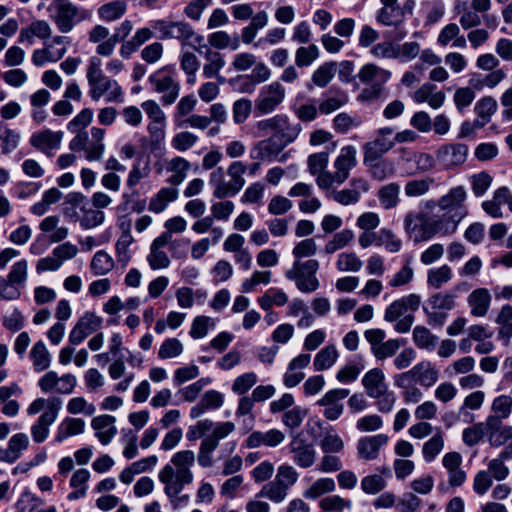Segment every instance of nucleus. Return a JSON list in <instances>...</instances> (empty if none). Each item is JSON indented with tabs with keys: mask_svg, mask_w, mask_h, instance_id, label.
Returning a JSON list of instances; mask_svg holds the SVG:
<instances>
[{
	"mask_svg": "<svg viewBox=\"0 0 512 512\" xmlns=\"http://www.w3.org/2000/svg\"><path fill=\"white\" fill-rule=\"evenodd\" d=\"M467 192L464 186L451 188L437 202L428 201L427 208L436 205L443 213L428 215L425 212H408L404 218L405 232L414 237L415 242L428 241L435 235L449 236L454 234L460 222L468 215L466 205Z\"/></svg>",
	"mask_w": 512,
	"mask_h": 512,
	"instance_id": "obj_1",
	"label": "nucleus"
},
{
	"mask_svg": "<svg viewBox=\"0 0 512 512\" xmlns=\"http://www.w3.org/2000/svg\"><path fill=\"white\" fill-rule=\"evenodd\" d=\"M195 459V453L192 450L178 451L158 473V479L164 485V494L174 510L186 506L190 501V496L181 495V492L194 480L191 468L194 466Z\"/></svg>",
	"mask_w": 512,
	"mask_h": 512,
	"instance_id": "obj_2",
	"label": "nucleus"
},
{
	"mask_svg": "<svg viewBox=\"0 0 512 512\" xmlns=\"http://www.w3.org/2000/svg\"><path fill=\"white\" fill-rule=\"evenodd\" d=\"M86 78L89 86L88 95L93 101L103 99L106 103H122L124 90L119 82L105 75L102 61L97 56L88 60Z\"/></svg>",
	"mask_w": 512,
	"mask_h": 512,
	"instance_id": "obj_3",
	"label": "nucleus"
},
{
	"mask_svg": "<svg viewBox=\"0 0 512 512\" xmlns=\"http://www.w3.org/2000/svg\"><path fill=\"white\" fill-rule=\"evenodd\" d=\"M63 213L71 221L79 222L85 229L101 225L105 214L94 209L88 198L80 192H70L63 202Z\"/></svg>",
	"mask_w": 512,
	"mask_h": 512,
	"instance_id": "obj_4",
	"label": "nucleus"
},
{
	"mask_svg": "<svg viewBox=\"0 0 512 512\" xmlns=\"http://www.w3.org/2000/svg\"><path fill=\"white\" fill-rule=\"evenodd\" d=\"M151 27L159 33V38L162 40L174 39L181 43L182 49L186 46L195 48L198 52L201 51L197 48L204 38L199 35L192 25L186 21H172L168 19H157L150 21Z\"/></svg>",
	"mask_w": 512,
	"mask_h": 512,
	"instance_id": "obj_5",
	"label": "nucleus"
},
{
	"mask_svg": "<svg viewBox=\"0 0 512 512\" xmlns=\"http://www.w3.org/2000/svg\"><path fill=\"white\" fill-rule=\"evenodd\" d=\"M461 290H466V284H458L452 290L437 292L428 298L423 310L430 326L441 328L445 324L448 312L456 306L457 292Z\"/></svg>",
	"mask_w": 512,
	"mask_h": 512,
	"instance_id": "obj_6",
	"label": "nucleus"
},
{
	"mask_svg": "<svg viewBox=\"0 0 512 512\" xmlns=\"http://www.w3.org/2000/svg\"><path fill=\"white\" fill-rule=\"evenodd\" d=\"M105 130L99 127H92L90 132L79 133L69 142V149L73 152H83L89 162H99L105 153Z\"/></svg>",
	"mask_w": 512,
	"mask_h": 512,
	"instance_id": "obj_7",
	"label": "nucleus"
},
{
	"mask_svg": "<svg viewBox=\"0 0 512 512\" xmlns=\"http://www.w3.org/2000/svg\"><path fill=\"white\" fill-rule=\"evenodd\" d=\"M357 150L353 145H347L341 148L340 153L333 163L335 171L331 174H325L319 179L320 189L327 190L334 184L344 183L350 176V171L356 167Z\"/></svg>",
	"mask_w": 512,
	"mask_h": 512,
	"instance_id": "obj_8",
	"label": "nucleus"
},
{
	"mask_svg": "<svg viewBox=\"0 0 512 512\" xmlns=\"http://www.w3.org/2000/svg\"><path fill=\"white\" fill-rule=\"evenodd\" d=\"M91 17V10L80 7L70 0H63L56 4L52 20L59 32L67 34L80 23L90 20Z\"/></svg>",
	"mask_w": 512,
	"mask_h": 512,
	"instance_id": "obj_9",
	"label": "nucleus"
},
{
	"mask_svg": "<svg viewBox=\"0 0 512 512\" xmlns=\"http://www.w3.org/2000/svg\"><path fill=\"white\" fill-rule=\"evenodd\" d=\"M319 267L320 264L316 259L295 260L292 267L285 272V277L294 281L301 292L311 293L316 291L320 285L316 277Z\"/></svg>",
	"mask_w": 512,
	"mask_h": 512,
	"instance_id": "obj_10",
	"label": "nucleus"
},
{
	"mask_svg": "<svg viewBox=\"0 0 512 512\" xmlns=\"http://www.w3.org/2000/svg\"><path fill=\"white\" fill-rule=\"evenodd\" d=\"M148 81L156 93L162 94L160 100L165 106L173 104L180 94V83L170 67L158 69L149 76Z\"/></svg>",
	"mask_w": 512,
	"mask_h": 512,
	"instance_id": "obj_11",
	"label": "nucleus"
},
{
	"mask_svg": "<svg viewBox=\"0 0 512 512\" xmlns=\"http://www.w3.org/2000/svg\"><path fill=\"white\" fill-rule=\"evenodd\" d=\"M285 96L286 89L279 81L263 86L255 99V115L259 117L273 113L283 103Z\"/></svg>",
	"mask_w": 512,
	"mask_h": 512,
	"instance_id": "obj_12",
	"label": "nucleus"
},
{
	"mask_svg": "<svg viewBox=\"0 0 512 512\" xmlns=\"http://www.w3.org/2000/svg\"><path fill=\"white\" fill-rule=\"evenodd\" d=\"M393 133L394 130L390 127L379 129L375 139L363 145V162L379 160L385 153L391 150L395 145V140L392 137Z\"/></svg>",
	"mask_w": 512,
	"mask_h": 512,
	"instance_id": "obj_13",
	"label": "nucleus"
},
{
	"mask_svg": "<svg viewBox=\"0 0 512 512\" xmlns=\"http://www.w3.org/2000/svg\"><path fill=\"white\" fill-rule=\"evenodd\" d=\"M292 461L300 468L311 467L316 460V450L313 443L308 442L302 433L295 434L289 445Z\"/></svg>",
	"mask_w": 512,
	"mask_h": 512,
	"instance_id": "obj_14",
	"label": "nucleus"
},
{
	"mask_svg": "<svg viewBox=\"0 0 512 512\" xmlns=\"http://www.w3.org/2000/svg\"><path fill=\"white\" fill-rule=\"evenodd\" d=\"M102 318L93 312H85L69 333V342L79 345L89 335L96 332L102 325Z\"/></svg>",
	"mask_w": 512,
	"mask_h": 512,
	"instance_id": "obj_15",
	"label": "nucleus"
},
{
	"mask_svg": "<svg viewBox=\"0 0 512 512\" xmlns=\"http://www.w3.org/2000/svg\"><path fill=\"white\" fill-rule=\"evenodd\" d=\"M349 395V390L336 388L327 391L318 401L319 406L325 407L323 415L330 421L337 420L343 413L344 405L341 400Z\"/></svg>",
	"mask_w": 512,
	"mask_h": 512,
	"instance_id": "obj_16",
	"label": "nucleus"
},
{
	"mask_svg": "<svg viewBox=\"0 0 512 512\" xmlns=\"http://www.w3.org/2000/svg\"><path fill=\"white\" fill-rule=\"evenodd\" d=\"M63 135L64 133L62 131L44 129L34 132L29 142L35 149L41 151L48 157H52L53 151L60 148Z\"/></svg>",
	"mask_w": 512,
	"mask_h": 512,
	"instance_id": "obj_17",
	"label": "nucleus"
},
{
	"mask_svg": "<svg viewBox=\"0 0 512 512\" xmlns=\"http://www.w3.org/2000/svg\"><path fill=\"white\" fill-rule=\"evenodd\" d=\"M389 437L386 434L365 436L357 442V453L360 459L371 461L378 458L380 450L388 443Z\"/></svg>",
	"mask_w": 512,
	"mask_h": 512,
	"instance_id": "obj_18",
	"label": "nucleus"
},
{
	"mask_svg": "<svg viewBox=\"0 0 512 512\" xmlns=\"http://www.w3.org/2000/svg\"><path fill=\"white\" fill-rule=\"evenodd\" d=\"M169 240L170 234L163 233L151 243L150 252L147 255V262L152 270H161L169 267L170 259L164 251V247Z\"/></svg>",
	"mask_w": 512,
	"mask_h": 512,
	"instance_id": "obj_19",
	"label": "nucleus"
},
{
	"mask_svg": "<svg viewBox=\"0 0 512 512\" xmlns=\"http://www.w3.org/2000/svg\"><path fill=\"white\" fill-rule=\"evenodd\" d=\"M403 373L425 388L432 387L439 378L438 369L429 361H421Z\"/></svg>",
	"mask_w": 512,
	"mask_h": 512,
	"instance_id": "obj_20",
	"label": "nucleus"
},
{
	"mask_svg": "<svg viewBox=\"0 0 512 512\" xmlns=\"http://www.w3.org/2000/svg\"><path fill=\"white\" fill-rule=\"evenodd\" d=\"M468 147L465 144H448L440 147L437 151V158L447 169L459 166L466 160Z\"/></svg>",
	"mask_w": 512,
	"mask_h": 512,
	"instance_id": "obj_21",
	"label": "nucleus"
},
{
	"mask_svg": "<svg viewBox=\"0 0 512 512\" xmlns=\"http://www.w3.org/2000/svg\"><path fill=\"white\" fill-rule=\"evenodd\" d=\"M301 130L300 124L292 123L286 115L280 114L275 131L271 137L285 148L296 140Z\"/></svg>",
	"mask_w": 512,
	"mask_h": 512,
	"instance_id": "obj_22",
	"label": "nucleus"
},
{
	"mask_svg": "<svg viewBox=\"0 0 512 512\" xmlns=\"http://www.w3.org/2000/svg\"><path fill=\"white\" fill-rule=\"evenodd\" d=\"M30 440L27 434L20 432L10 437L7 447L0 451V460L9 464L16 462L28 449Z\"/></svg>",
	"mask_w": 512,
	"mask_h": 512,
	"instance_id": "obj_23",
	"label": "nucleus"
},
{
	"mask_svg": "<svg viewBox=\"0 0 512 512\" xmlns=\"http://www.w3.org/2000/svg\"><path fill=\"white\" fill-rule=\"evenodd\" d=\"M205 63L203 65L202 74L205 78H215L219 84L225 82V78L220 75V71L224 68L226 62L224 56L211 48H206L203 52Z\"/></svg>",
	"mask_w": 512,
	"mask_h": 512,
	"instance_id": "obj_24",
	"label": "nucleus"
},
{
	"mask_svg": "<svg viewBox=\"0 0 512 512\" xmlns=\"http://www.w3.org/2000/svg\"><path fill=\"white\" fill-rule=\"evenodd\" d=\"M285 440V434L278 429H270L268 431H254L246 439L248 448H258L262 445L266 447H277Z\"/></svg>",
	"mask_w": 512,
	"mask_h": 512,
	"instance_id": "obj_25",
	"label": "nucleus"
},
{
	"mask_svg": "<svg viewBox=\"0 0 512 512\" xmlns=\"http://www.w3.org/2000/svg\"><path fill=\"white\" fill-rule=\"evenodd\" d=\"M223 403L224 396L221 392L213 389L208 390L202 395L200 401L191 407L189 415L192 419L200 418L209 410L219 409Z\"/></svg>",
	"mask_w": 512,
	"mask_h": 512,
	"instance_id": "obj_26",
	"label": "nucleus"
},
{
	"mask_svg": "<svg viewBox=\"0 0 512 512\" xmlns=\"http://www.w3.org/2000/svg\"><path fill=\"white\" fill-rule=\"evenodd\" d=\"M487 424L488 442L492 447H500L512 439V426L502 425L496 416H488Z\"/></svg>",
	"mask_w": 512,
	"mask_h": 512,
	"instance_id": "obj_27",
	"label": "nucleus"
},
{
	"mask_svg": "<svg viewBox=\"0 0 512 512\" xmlns=\"http://www.w3.org/2000/svg\"><path fill=\"white\" fill-rule=\"evenodd\" d=\"M492 296L487 288H477L467 297L471 315L484 317L490 309Z\"/></svg>",
	"mask_w": 512,
	"mask_h": 512,
	"instance_id": "obj_28",
	"label": "nucleus"
},
{
	"mask_svg": "<svg viewBox=\"0 0 512 512\" xmlns=\"http://www.w3.org/2000/svg\"><path fill=\"white\" fill-rule=\"evenodd\" d=\"M361 382L370 398L380 397L387 390L385 375L380 368H373L366 372Z\"/></svg>",
	"mask_w": 512,
	"mask_h": 512,
	"instance_id": "obj_29",
	"label": "nucleus"
},
{
	"mask_svg": "<svg viewBox=\"0 0 512 512\" xmlns=\"http://www.w3.org/2000/svg\"><path fill=\"white\" fill-rule=\"evenodd\" d=\"M115 417L111 415H100L92 419L91 426L96 432V437L103 445H107L117 433L114 425Z\"/></svg>",
	"mask_w": 512,
	"mask_h": 512,
	"instance_id": "obj_30",
	"label": "nucleus"
},
{
	"mask_svg": "<svg viewBox=\"0 0 512 512\" xmlns=\"http://www.w3.org/2000/svg\"><path fill=\"white\" fill-rule=\"evenodd\" d=\"M56 411L42 413L30 428L32 439L35 443H43L49 436L50 427L57 420Z\"/></svg>",
	"mask_w": 512,
	"mask_h": 512,
	"instance_id": "obj_31",
	"label": "nucleus"
},
{
	"mask_svg": "<svg viewBox=\"0 0 512 512\" xmlns=\"http://www.w3.org/2000/svg\"><path fill=\"white\" fill-rule=\"evenodd\" d=\"M153 31L149 27H142L135 31L131 39L121 44L119 53L124 59L136 52L144 43L153 38Z\"/></svg>",
	"mask_w": 512,
	"mask_h": 512,
	"instance_id": "obj_32",
	"label": "nucleus"
},
{
	"mask_svg": "<svg viewBox=\"0 0 512 512\" xmlns=\"http://www.w3.org/2000/svg\"><path fill=\"white\" fill-rule=\"evenodd\" d=\"M284 149L275 139L272 137L259 141L251 149V158L259 161H272L277 158L279 153Z\"/></svg>",
	"mask_w": 512,
	"mask_h": 512,
	"instance_id": "obj_33",
	"label": "nucleus"
},
{
	"mask_svg": "<svg viewBox=\"0 0 512 512\" xmlns=\"http://www.w3.org/2000/svg\"><path fill=\"white\" fill-rule=\"evenodd\" d=\"M29 359L32 363L33 370L36 373L46 371L52 362V356L46 344L42 340L33 344L29 352Z\"/></svg>",
	"mask_w": 512,
	"mask_h": 512,
	"instance_id": "obj_34",
	"label": "nucleus"
},
{
	"mask_svg": "<svg viewBox=\"0 0 512 512\" xmlns=\"http://www.w3.org/2000/svg\"><path fill=\"white\" fill-rule=\"evenodd\" d=\"M405 376L404 373L394 375V385L402 389V397L406 403H418L423 398V393L416 386L417 383Z\"/></svg>",
	"mask_w": 512,
	"mask_h": 512,
	"instance_id": "obj_35",
	"label": "nucleus"
},
{
	"mask_svg": "<svg viewBox=\"0 0 512 512\" xmlns=\"http://www.w3.org/2000/svg\"><path fill=\"white\" fill-rule=\"evenodd\" d=\"M209 185L213 188V196L218 199L235 196L231 184L226 180L222 167L216 168L210 173Z\"/></svg>",
	"mask_w": 512,
	"mask_h": 512,
	"instance_id": "obj_36",
	"label": "nucleus"
},
{
	"mask_svg": "<svg viewBox=\"0 0 512 512\" xmlns=\"http://www.w3.org/2000/svg\"><path fill=\"white\" fill-rule=\"evenodd\" d=\"M357 77L364 84L386 83L391 78V72L373 63H366L360 68Z\"/></svg>",
	"mask_w": 512,
	"mask_h": 512,
	"instance_id": "obj_37",
	"label": "nucleus"
},
{
	"mask_svg": "<svg viewBox=\"0 0 512 512\" xmlns=\"http://www.w3.org/2000/svg\"><path fill=\"white\" fill-rule=\"evenodd\" d=\"M454 11L460 15L459 23L465 30L477 27L481 24L478 12L472 9L468 1L456 0Z\"/></svg>",
	"mask_w": 512,
	"mask_h": 512,
	"instance_id": "obj_38",
	"label": "nucleus"
},
{
	"mask_svg": "<svg viewBox=\"0 0 512 512\" xmlns=\"http://www.w3.org/2000/svg\"><path fill=\"white\" fill-rule=\"evenodd\" d=\"M191 164L183 157L177 156L166 163V170L171 173L168 183L174 186L180 185L186 178Z\"/></svg>",
	"mask_w": 512,
	"mask_h": 512,
	"instance_id": "obj_39",
	"label": "nucleus"
},
{
	"mask_svg": "<svg viewBox=\"0 0 512 512\" xmlns=\"http://www.w3.org/2000/svg\"><path fill=\"white\" fill-rule=\"evenodd\" d=\"M365 368L364 361L361 356H354L353 360L342 366L336 373L338 382L348 384L354 382Z\"/></svg>",
	"mask_w": 512,
	"mask_h": 512,
	"instance_id": "obj_40",
	"label": "nucleus"
},
{
	"mask_svg": "<svg viewBox=\"0 0 512 512\" xmlns=\"http://www.w3.org/2000/svg\"><path fill=\"white\" fill-rule=\"evenodd\" d=\"M178 197V190L174 187H163L156 195H154L149 202L148 209L153 213L163 212L169 203L176 200Z\"/></svg>",
	"mask_w": 512,
	"mask_h": 512,
	"instance_id": "obj_41",
	"label": "nucleus"
},
{
	"mask_svg": "<svg viewBox=\"0 0 512 512\" xmlns=\"http://www.w3.org/2000/svg\"><path fill=\"white\" fill-rule=\"evenodd\" d=\"M339 352L334 344L323 347L313 359V367L317 372L330 369L338 360Z\"/></svg>",
	"mask_w": 512,
	"mask_h": 512,
	"instance_id": "obj_42",
	"label": "nucleus"
},
{
	"mask_svg": "<svg viewBox=\"0 0 512 512\" xmlns=\"http://www.w3.org/2000/svg\"><path fill=\"white\" fill-rule=\"evenodd\" d=\"M84 429L85 421L83 419L67 417L59 424L55 441L62 442L67 437L83 433Z\"/></svg>",
	"mask_w": 512,
	"mask_h": 512,
	"instance_id": "obj_43",
	"label": "nucleus"
},
{
	"mask_svg": "<svg viewBox=\"0 0 512 512\" xmlns=\"http://www.w3.org/2000/svg\"><path fill=\"white\" fill-rule=\"evenodd\" d=\"M378 199L383 209L395 208L400 202V185L391 182L382 186L378 191Z\"/></svg>",
	"mask_w": 512,
	"mask_h": 512,
	"instance_id": "obj_44",
	"label": "nucleus"
},
{
	"mask_svg": "<svg viewBox=\"0 0 512 512\" xmlns=\"http://www.w3.org/2000/svg\"><path fill=\"white\" fill-rule=\"evenodd\" d=\"M28 278V262L25 259L15 262L4 280L15 289L23 287Z\"/></svg>",
	"mask_w": 512,
	"mask_h": 512,
	"instance_id": "obj_45",
	"label": "nucleus"
},
{
	"mask_svg": "<svg viewBox=\"0 0 512 512\" xmlns=\"http://www.w3.org/2000/svg\"><path fill=\"white\" fill-rule=\"evenodd\" d=\"M413 342L419 349L431 352L437 346L438 337L427 327L417 325L413 329Z\"/></svg>",
	"mask_w": 512,
	"mask_h": 512,
	"instance_id": "obj_46",
	"label": "nucleus"
},
{
	"mask_svg": "<svg viewBox=\"0 0 512 512\" xmlns=\"http://www.w3.org/2000/svg\"><path fill=\"white\" fill-rule=\"evenodd\" d=\"M127 10V3L123 0L111 1L101 5L98 10V16L101 20L112 22L120 19Z\"/></svg>",
	"mask_w": 512,
	"mask_h": 512,
	"instance_id": "obj_47",
	"label": "nucleus"
},
{
	"mask_svg": "<svg viewBox=\"0 0 512 512\" xmlns=\"http://www.w3.org/2000/svg\"><path fill=\"white\" fill-rule=\"evenodd\" d=\"M400 159L403 162H415L416 169L418 172H425L434 167V159L430 154L427 153H416L409 151L406 148L399 150Z\"/></svg>",
	"mask_w": 512,
	"mask_h": 512,
	"instance_id": "obj_48",
	"label": "nucleus"
},
{
	"mask_svg": "<svg viewBox=\"0 0 512 512\" xmlns=\"http://www.w3.org/2000/svg\"><path fill=\"white\" fill-rule=\"evenodd\" d=\"M364 164L368 168L371 177L378 181H383L395 174V165L389 159L368 161Z\"/></svg>",
	"mask_w": 512,
	"mask_h": 512,
	"instance_id": "obj_49",
	"label": "nucleus"
},
{
	"mask_svg": "<svg viewBox=\"0 0 512 512\" xmlns=\"http://www.w3.org/2000/svg\"><path fill=\"white\" fill-rule=\"evenodd\" d=\"M329 161L328 152H319L312 154L308 157L307 164L308 170L311 175L316 176V183L320 188L319 179L325 174H331V172L327 171V165Z\"/></svg>",
	"mask_w": 512,
	"mask_h": 512,
	"instance_id": "obj_50",
	"label": "nucleus"
},
{
	"mask_svg": "<svg viewBox=\"0 0 512 512\" xmlns=\"http://www.w3.org/2000/svg\"><path fill=\"white\" fill-rule=\"evenodd\" d=\"M496 110L497 102L493 97L487 96L480 99L475 105V112L477 113L478 118H480L476 119V127H483L488 123L490 121V117L496 112Z\"/></svg>",
	"mask_w": 512,
	"mask_h": 512,
	"instance_id": "obj_51",
	"label": "nucleus"
},
{
	"mask_svg": "<svg viewBox=\"0 0 512 512\" xmlns=\"http://www.w3.org/2000/svg\"><path fill=\"white\" fill-rule=\"evenodd\" d=\"M64 56V49L52 50V44H44L42 49H36L32 53V63L41 67L47 62H57Z\"/></svg>",
	"mask_w": 512,
	"mask_h": 512,
	"instance_id": "obj_52",
	"label": "nucleus"
},
{
	"mask_svg": "<svg viewBox=\"0 0 512 512\" xmlns=\"http://www.w3.org/2000/svg\"><path fill=\"white\" fill-rule=\"evenodd\" d=\"M453 273L447 264L431 268L427 272V284L434 289H440L452 279Z\"/></svg>",
	"mask_w": 512,
	"mask_h": 512,
	"instance_id": "obj_53",
	"label": "nucleus"
},
{
	"mask_svg": "<svg viewBox=\"0 0 512 512\" xmlns=\"http://www.w3.org/2000/svg\"><path fill=\"white\" fill-rule=\"evenodd\" d=\"M247 170L246 165L242 161H233L227 168V176L229 183L236 194L244 187L246 181L244 174Z\"/></svg>",
	"mask_w": 512,
	"mask_h": 512,
	"instance_id": "obj_54",
	"label": "nucleus"
},
{
	"mask_svg": "<svg viewBox=\"0 0 512 512\" xmlns=\"http://www.w3.org/2000/svg\"><path fill=\"white\" fill-rule=\"evenodd\" d=\"M62 408V400L57 397L51 398H37L35 399L27 408V414L32 416L41 412L43 409L45 411L43 413H48L50 411H54L56 409V416H58L60 410Z\"/></svg>",
	"mask_w": 512,
	"mask_h": 512,
	"instance_id": "obj_55",
	"label": "nucleus"
},
{
	"mask_svg": "<svg viewBox=\"0 0 512 512\" xmlns=\"http://www.w3.org/2000/svg\"><path fill=\"white\" fill-rule=\"evenodd\" d=\"M288 491V489L273 480L263 485L261 490L256 494V497H265L271 502L279 504L287 498Z\"/></svg>",
	"mask_w": 512,
	"mask_h": 512,
	"instance_id": "obj_56",
	"label": "nucleus"
},
{
	"mask_svg": "<svg viewBox=\"0 0 512 512\" xmlns=\"http://www.w3.org/2000/svg\"><path fill=\"white\" fill-rule=\"evenodd\" d=\"M336 489L335 481L332 478L323 477L314 481L309 488L303 492L306 499H317L326 493H331Z\"/></svg>",
	"mask_w": 512,
	"mask_h": 512,
	"instance_id": "obj_57",
	"label": "nucleus"
},
{
	"mask_svg": "<svg viewBox=\"0 0 512 512\" xmlns=\"http://www.w3.org/2000/svg\"><path fill=\"white\" fill-rule=\"evenodd\" d=\"M209 44L216 49L237 50L240 47V40L238 35L232 38L226 31H217L208 36Z\"/></svg>",
	"mask_w": 512,
	"mask_h": 512,
	"instance_id": "obj_58",
	"label": "nucleus"
},
{
	"mask_svg": "<svg viewBox=\"0 0 512 512\" xmlns=\"http://www.w3.org/2000/svg\"><path fill=\"white\" fill-rule=\"evenodd\" d=\"M336 73L335 62H325L321 64L312 74L313 84L319 88L326 87L334 78Z\"/></svg>",
	"mask_w": 512,
	"mask_h": 512,
	"instance_id": "obj_59",
	"label": "nucleus"
},
{
	"mask_svg": "<svg viewBox=\"0 0 512 512\" xmlns=\"http://www.w3.org/2000/svg\"><path fill=\"white\" fill-rule=\"evenodd\" d=\"M488 433L489 430L486 419L485 422H479L473 426L465 428L462 433V440L467 446L473 447L477 445L485 435L488 436Z\"/></svg>",
	"mask_w": 512,
	"mask_h": 512,
	"instance_id": "obj_60",
	"label": "nucleus"
},
{
	"mask_svg": "<svg viewBox=\"0 0 512 512\" xmlns=\"http://www.w3.org/2000/svg\"><path fill=\"white\" fill-rule=\"evenodd\" d=\"M444 448V436L442 432H437L428 441L423 444L422 454L427 463L434 461V459L442 452Z\"/></svg>",
	"mask_w": 512,
	"mask_h": 512,
	"instance_id": "obj_61",
	"label": "nucleus"
},
{
	"mask_svg": "<svg viewBox=\"0 0 512 512\" xmlns=\"http://www.w3.org/2000/svg\"><path fill=\"white\" fill-rule=\"evenodd\" d=\"M319 55V48L315 44L300 46L295 51V65L299 68L308 67L319 58Z\"/></svg>",
	"mask_w": 512,
	"mask_h": 512,
	"instance_id": "obj_62",
	"label": "nucleus"
},
{
	"mask_svg": "<svg viewBox=\"0 0 512 512\" xmlns=\"http://www.w3.org/2000/svg\"><path fill=\"white\" fill-rule=\"evenodd\" d=\"M216 326L215 320L209 316L200 315L193 319L189 335L193 339L204 338L210 329Z\"/></svg>",
	"mask_w": 512,
	"mask_h": 512,
	"instance_id": "obj_63",
	"label": "nucleus"
},
{
	"mask_svg": "<svg viewBox=\"0 0 512 512\" xmlns=\"http://www.w3.org/2000/svg\"><path fill=\"white\" fill-rule=\"evenodd\" d=\"M91 270L95 275H106L114 267L113 258L105 251H97L90 264Z\"/></svg>",
	"mask_w": 512,
	"mask_h": 512,
	"instance_id": "obj_64",
	"label": "nucleus"
}]
</instances>
